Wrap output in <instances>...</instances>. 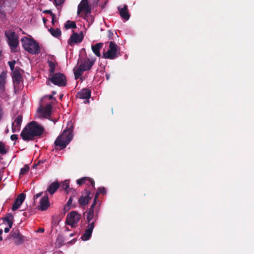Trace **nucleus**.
Wrapping results in <instances>:
<instances>
[{
    "mask_svg": "<svg viewBox=\"0 0 254 254\" xmlns=\"http://www.w3.org/2000/svg\"><path fill=\"white\" fill-rule=\"evenodd\" d=\"M44 130V127L42 126L35 121H32L24 127L20 135L25 141H32L40 138Z\"/></svg>",
    "mask_w": 254,
    "mask_h": 254,
    "instance_id": "1",
    "label": "nucleus"
},
{
    "mask_svg": "<svg viewBox=\"0 0 254 254\" xmlns=\"http://www.w3.org/2000/svg\"><path fill=\"white\" fill-rule=\"evenodd\" d=\"M73 131V126L64 129L62 134L59 136L55 141V146L60 147V150L65 148L72 139Z\"/></svg>",
    "mask_w": 254,
    "mask_h": 254,
    "instance_id": "2",
    "label": "nucleus"
},
{
    "mask_svg": "<svg viewBox=\"0 0 254 254\" xmlns=\"http://www.w3.org/2000/svg\"><path fill=\"white\" fill-rule=\"evenodd\" d=\"M95 61V58L90 59L86 57L84 59L80 58L78 60V63H80V64L76 70L74 71L75 78L77 79L83 74L85 71L90 70L94 65Z\"/></svg>",
    "mask_w": 254,
    "mask_h": 254,
    "instance_id": "3",
    "label": "nucleus"
},
{
    "mask_svg": "<svg viewBox=\"0 0 254 254\" xmlns=\"http://www.w3.org/2000/svg\"><path fill=\"white\" fill-rule=\"evenodd\" d=\"M21 42L24 49L29 54L36 55L40 53L39 44L33 38L24 37L21 39Z\"/></svg>",
    "mask_w": 254,
    "mask_h": 254,
    "instance_id": "4",
    "label": "nucleus"
},
{
    "mask_svg": "<svg viewBox=\"0 0 254 254\" xmlns=\"http://www.w3.org/2000/svg\"><path fill=\"white\" fill-rule=\"evenodd\" d=\"M5 36L7 39V43L11 51L16 52V48L19 45L18 36L14 31L8 30L4 32Z\"/></svg>",
    "mask_w": 254,
    "mask_h": 254,
    "instance_id": "5",
    "label": "nucleus"
},
{
    "mask_svg": "<svg viewBox=\"0 0 254 254\" xmlns=\"http://www.w3.org/2000/svg\"><path fill=\"white\" fill-rule=\"evenodd\" d=\"M49 80L54 85L60 87H64L66 84V78L64 74L61 72H57L51 75H49Z\"/></svg>",
    "mask_w": 254,
    "mask_h": 254,
    "instance_id": "6",
    "label": "nucleus"
},
{
    "mask_svg": "<svg viewBox=\"0 0 254 254\" xmlns=\"http://www.w3.org/2000/svg\"><path fill=\"white\" fill-rule=\"evenodd\" d=\"M81 218V215L76 211L69 212L66 216V223L71 227H74Z\"/></svg>",
    "mask_w": 254,
    "mask_h": 254,
    "instance_id": "7",
    "label": "nucleus"
},
{
    "mask_svg": "<svg viewBox=\"0 0 254 254\" xmlns=\"http://www.w3.org/2000/svg\"><path fill=\"white\" fill-rule=\"evenodd\" d=\"M84 193H83L78 199V202L80 206H85L89 201L93 198L94 193L88 189H85Z\"/></svg>",
    "mask_w": 254,
    "mask_h": 254,
    "instance_id": "8",
    "label": "nucleus"
},
{
    "mask_svg": "<svg viewBox=\"0 0 254 254\" xmlns=\"http://www.w3.org/2000/svg\"><path fill=\"white\" fill-rule=\"evenodd\" d=\"M9 236L12 238L16 245L22 244L24 241L25 237L20 233L18 229L11 231Z\"/></svg>",
    "mask_w": 254,
    "mask_h": 254,
    "instance_id": "9",
    "label": "nucleus"
},
{
    "mask_svg": "<svg viewBox=\"0 0 254 254\" xmlns=\"http://www.w3.org/2000/svg\"><path fill=\"white\" fill-rule=\"evenodd\" d=\"M83 11L85 15L91 12V8L89 4L88 0H82L78 5L77 14H80Z\"/></svg>",
    "mask_w": 254,
    "mask_h": 254,
    "instance_id": "10",
    "label": "nucleus"
},
{
    "mask_svg": "<svg viewBox=\"0 0 254 254\" xmlns=\"http://www.w3.org/2000/svg\"><path fill=\"white\" fill-rule=\"evenodd\" d=\"M12 80L14 89H19L20 84L23 82L22 76L18 69H15L12 72Z\"/></svg>",
    "mask_w": 254,
    "mask_h": 254,
    "instance_id": "11",
    "label": "nucleus"
},
{
    "mask_svg": "<svg viewBox=\"0 0 254 254\" xmlns=\"http://www.w3.org/2000/svg\"><path fill=\"white\" fill-rule=\"evenodd\" d=\"M84 38L83 33L81 31L79 34L74 32L68 40L67 43L73 46L74 43H80Z\"/></svg>",
    "mask_w": 254,
    "mask_h": 254,
    "instance_id": "12",
    "label": "nucleus"
},
{
    "mask_svg": "<svg viewBox=\"0 0 254 254\" xmlns=\"http://www.w3.org/2000/svg\"><path fill=\"white\" fill-rule=\"evenodd\" d=\"M6 72L2 71L0 74V97L4 95L5 92V84Z\"/></svg>",
    "mask_w": 254,
    "mask_h": 254,
    "instance_id": "13",
    "label": "nucleus"
},
{
    "mask_svg": "<svg viewBox=\"0 0 254 254\" xmlns=\"http://www.w3.org/2000/svg\"><path fill=\"white\" fill-rule=\"evenodd\" d=\"M94 228V222H92L91 223L88 224L85 231L81 237L82 240L87 241L90 238Z\"/></svg>",
    "mask_w": 254,
    "mask_h": 254,
    "instance_id": "14",
    "label": "nucleus"
},
{
    "mask_svg": "<svg viewBox=\"0 0 254 254\" xmlns=\"http://www.w3.org/2000/svg\"><path fill=\"white\" fill-rule=\"evenodd\" d=\"M25 196L26 195L24 193H21L19 195H18L13 204L12 207V211H15L20 207V206L23 202L25 198Z\"/></svg>",
    "mask_w": 254,
    "mask_h": 254,
    "instance_id": "15",
    "label": "nucleus"
},
{
    "mask_svg": "<svg viewBox=\"0 0 254 254\" xmlns=\"http://www.w3.org/2000/svg\"><path fill=\"white\" fill-rule=\"evenodd\" d=\"M50 206V202L49 200V197L46 194V195L44 196L40 200V205L38 206V210L41 211L46 210Z\"/></svg>",
    "mask_w": 254,
    "mask_h": 254,
    "instance_id": "16",
    "label": "nucleus"
},
{
    "mask_svg": "<svg viewBox=\"0 0 254 254\" xmlns=\"http://www.w3.org/2000/svg\"><path fill=\"white\" fill-rule=\"evenodd\" d=\"M22 115H18L15 119L13 123L12 124V131L15 132L20 130V126L22 122Z\"/></svg>",
    "mask_w": 254,
    "mask_h": 254,
    "instance_id": "17",
    "label": "nucleus"
},
{
    "mask_svg": "<svg viewBox=\"0 0 254 254\" xmlns=\"http://www.w3.org/2000/svg\"><path fill=\"white\" fill-rule=\"evenodd\" d=\"M85 213H87V221L88 224L91 223L92 222H94L98 219V213H95L94 211L88 210Z\"/></svg>",
    "mask_w": 254,
    "mask_h": 254,
    "instance_id": "18",
    "label": "nucleus"
},
{
    "mask_svg": "<svg viewBox=\"0 0 254 254\" xmlns=\"http://www.w3.org/2000/svg\"><path fill=\"white\" fill-rule=\"evenodd\" d=\"M76 96L80 99H88L91 97V91L88 89L84 88L77 93Z\"/></svg>",
    "mask_w": 254,
    "mask_h": 254,
    "instance_id": "19",
    "label": "nucleus"
},
{
    "mask_svg": "<svg viewBox=\"0 0 254 254\" xmlns=\"http://www.w3.org/2000/svg\"><path fill=\"white\" fill-rule=\"evenodd\" d=\"M118 9L120 12V14L123 19L127 20L130 17V15L127 10V6L126 4L124 5L123 8L118 7Z\"/></svg>",
    "mask_w": 254,
    "mask_h": 254,
    "instance_id": "20",
    "label": "nucleus"
},
{
    "mask_svg": "<svg viewBox=\"0 0 254 254\" xmlns=\"http://www.w3.org/2000/svg\"><path fill=\"white\" fill-rule=\"evenodd\" d=\"M52 110V106L51 104H48L44 108H40L39 112L43 115V116L47 118L49 117L51 115Z\"/></svg>",
    "mask_w": 254,
    "mask_h": 254,
    "instance_id": "21",
    "label": "nucleus"
},
{
    "mask_svg": "<svg viewBox=\"0 0 254 254\" xmlns=\"http://www.w3.org/2000/svg\"><path fill=\"white\" fill-rule=\"evenodd\" d=\"M120 55V53L112 52V51H111L109 49L107 52L103 53V57L104 59L114 60L118 58Z\"/></svg>",
    "mask_w": 254,
    "mask_h": 254,
    "instance_id": "22",
    "label": "nucleus"
},
{
    "mask_svg": "<svg viewBox=\"0 0 254 254\" xmlns=\"http://www.w3.org/2000/svg\"><path fill=\"white\" fill-rule=\"evenodd\" d=\"M104 44L103 43H98L92 46V50L93 53L98 57H101L100 50L103 48Z\"/></svg>",
    "mask_w": 254,
    "mask_h": 254,
    "instance_id": "23",
    "label": "nucleus"
},
{
    "mask_svg": "<svg viewBox=\"0 0 254 254\" xmlns=\"http://www.w3.org/2000/svg\"><path fill=\"white\" fill-rule=\"evenodd\" d=\"M59 183L56 181L51 183L48 187L47 191L51 194H53L60 188Z\"/></svg>",
    "mask_w": 254,
    "mask_h": 254,
    "instance_id": "24",
    "label": "nucleus"
},
{
    "mask_svg": "<svg viewBox=\"0 0 254 254\" xmlns=\"http://www.w3.org/2000/svg\"><path fill=\"white\" fill-rule=\"evenodd\" d=\"M13 219L14 217L12 214L11 213H7L5 217H3L2 218L4 222H7L8 226V227H9V228H12V227Z\"/></svg>",
    "mask_w": 254,
    "mask_h": 254,
    "instance_id": "25",
    "label": "nucleus"
},
{
    "mask_svg": "<svg viewBox=\"0 0 254 254\" xmlns=\"http://www.w3.org/2000/svg\"><path fill=\"white\" fill-rule=\"evenodd\" d=\"M48 65L49 66V75H51L55 73V68L56 66L58 65V63L56 62H53L51 61H48Z\"/></svg>",
    "mask_w": 254,
    "mask_h": 254,
    "instance_id": "26",
    "label": "nucleus"
},
{
    "mask_svg": "<svg viewBox=\"0 0 254 254\" xmlns=\"http://www.w3.org/2000/svg\"><path fill=\"white\" fill-rule=\"evenodd\" d=\"M48 30L51 34L56 38H59L61 36L62 32L59 28L54 29L50 28Z\"/></svg>",
    "mask_w": 254,
    "mask_h": 254,
    "instance_id": "27",
    "label": "nucleus"
},
{
    "mask_svg": "<svg viewBox=\"0 0 254 254\" xmlns=\"http://www.w3.org/2000/svg\"><path fill=\"white\" fill-rule=\"evenodd\" d=\"M89 181H87L86 182V185L87 186V187H86V189H88V190H89L92 192V190H94L95 189V182L94 180L92 178L88 177Z\"/></svg>",
    "mask_w": 254,
    "mask_h": 254,
    "instance_id": "28",
    "label": "nucleus"
},
{
    "mask_svg": "<svg viewBox=\"0 0 254 254\" xmlns=\"http://www.w3.org/2000/svg\"><path fill=\"white\" fill-rule=\"evenodd\" d=\"M72 201H71V200H68L64 208V213L69 210L71 208H75L76 206V204H72Z\"/></svg>",
    "mask_w": 254,
    "mask_h": 254,
    "instance_id": "29",
    "label": "nucleus"
},
{
    "mask_svg": "<svg viewBox=\"0 0 254 254\" xmlns=\"http://www.w3.org/2000/svg\"><path fill=\"white\" fill-rule=\"evenodd\" d=\"M64 27L66 29H74L76 28V25L74 21L67 20L64 24Z\"/></svg>",
    "mask_w": 254,
    "mask_h": 254,
    "instance_id": "30",
    "label": "nucleus"
},
{
    "mask_svg": "<svg viewBox=\"0 0 254 254\" xmlns=\"http://www.w3.org/2000/svg\"><path fill=\"white\" fill-rule=\"evenodd\" d=\"M109 49L111 51H112V52H114L116 53H120L119 52L118 46L113 41L110 42Z\"/></svg>",
    "mask_w": 254,
    "mask_h": 254,
    "instance_id": "31",
    "label": "nucleus"
},
{
    "mask_svg": "<svg viewBox=\"0 0 254 254\" xmlns=\"http://www.w3.org/2000/svg\"><path fill=\"white\" fill-rule=\"evenodd\" d=\"M56 244L59 247L62 246L63 245H64L65 244L64 238L63 237V236H62L61 235H58V236L57 238V240H56Z\"/></svg>",
    "mask_w": 254,
    "mask_h": 254,
    "instance_id": "32",
    "label": "nucleus"
},
{
    "mask_svg": "<svg viewBox=\"0 0 254 254\" xmlns=\"http://www.w3.org/2000/svg\"><path fill=\"white\" fill-rule=\"evenodd\" d=\"M97 201H95L93 200V202L91 205L90 206V208L88 210H91V211H94L95 212V213H98L99 211V208L98 207H96V204H97Z\"/></svg>",
    "mask_w": 254,
    "mask_h": 254,
    "instance_id": "33",
    "label": "nucleus"
},
{
    "mask_svg": "<svg viewBox=\"0 0 254 254\" xmlns=\"http://www.w3.org/2000/svg\"><path fill=\"white\" fill-rule=\"evenodd\" d=\"M89 181L88 177H83L76 180V183L79 185H82L83 184H86L87 181Z\"/></svg>",
    "mask_w": 254,
    "mask_h": 254,
    "instance_id": "34",
    "label": "nucleus"
},
{
    "mask_svg": "<svg viewBox=\"0 0 254 254\" xmlns=\"http://www.w3.org/2000/svg\"><path fill=\"white\" fill-rule=\"evenodd\" d=\"M29 167L27 165H25L20 170V175H24L27 173L29 171Z\"/></svg>",
    "mask_w": 254,
    "mask_h": 254,
    "instance_id": "35",
    "label": "nucleus"
},
{
    "mask_svg": "<svg viewBox=\"0 0 254 254\" xmlns=\"http://www.w3.org/2000/svg\"><path fill=\"white\" fill-rule=\"evenodd\" d=\"M62 189L66 190L69 188V182L68 180H65L61 186Z\"/></svg>",
    "mask_w": 254,
    "mask_h": 254,
    "instance_id": "36",
    "label": "nucleus"
},
{
    "mask_svg": "<svg viewBox=\"0 0 254 254\" xmlns=\"http://www.w3.org/2000/svg\"><path fill=\"white\" fill-rule=\"evenodd\" d=\"M7 150L5 149L4 144L2 142H0V153L1 154H5Z\"/></svg>",
    "mask_w": 254,
    "mask_h": 254,
    "instance_id": "37",
    "label": "nucleus"
},
{
    "mask_svg": "<svg viewBox=\"0 0 254 254\" xmlns=\"http://www.w3.org/2000/svg\"><path fill=\"white\" fill-rule=\"evenodd\" d=\"M16 63V62L15 60H13L12 61H9L8 62V65L10 67V69L13 71L14 70V65Z\"/></svg>",
    "mask_w": 254,
    "mask_h": 254,
    "instance_id": "38",
    "label": "nucleus"
},
{
    "mask_svg": "<svg viewBox=\"0 0 254 254\" xmlns=\"http://www.w3.org/2000/svg\"><path fill=\"white\" fill-rule=\"evenodd\" d=\"M97 190L100 194H104L106 193V190L103 187L99 188Z\"/></svg>",
    "mask_w": 254,
    "mask_h": 254,
    "instance_id": "39",
    "label": "nucleus"
},
{
    "mask_svg": "<svg viewBox=\"0 0 254 254\" xmlns=\"http://www.w3.org/2000/svg\"><path fill=\"white\" fill-rule=\"evenodd\" d=\"M0 18L3 19L5 18V14L3 11L0 10Z\"/></svg>",
    "mask_w": 254,
    "mask_h": 254,
    "instance_id": "40",
    "label": "nucleus"
},
{
    "mask_svg": "<svg viewBox=\"0 0 254 254\" xmlns=\"http://www.w3.org/2000/svg\"><path fill=\"white\" fill-rule=\"evenodd\" d=\"M100 194L97 191L94 198V200L95 201H98L99 202V200L98 199L99 196Z\"/></svg>",
    "mask_w": 254,
    "mask_h": 254,
    "instance_id": "41",
    "label": "nucleus"
},
{
    "mask_svg": "<svg viewBox=\"0 0 254 254\" xmlns=\"http://www.w3.org/2000/svg\"><path fill=\"white\" fill-rule=\"evenodd\" d=\"M54 1L56 5H61L64 2V0H54Z\"/></svg>",
    "mask_w": 254,
    "mask_h": 254,
    "instance_id": "42",
    "label": "nucleus"
},
{
    "mask_svg": "<svg viewBox=\"0 0 254 254\" xmlns=\"http://www.w3.org/2000/svg\"><path fill=\"white\" fill-rule=\"evenodd\" d=\"M42 194H43V192H40L35 194L34 196V199L35 200V199H37L38 197L42 196Z\"/></svg>",
    "mask_w": 254,
    "mask_h": 254,
    "instance_id": "43",
    "label": "nucleus"
},
{
    "mask_svg": "<svg viewBox=\"0 0 254 254\" xmlns=\"http://www.w3.org/2000/svg\"><path fill=\"white\" fill-rule=\"evenodd\" d=\"M10 139L12 140H17L18 139V135H17V134H12L10 136Z\"/></svg>",
    "mask_w": 254,
    "mask_h": 254,
    "instance_id": "44",
    "label": "nucleus"
},
{
    "mask_svg": "<svg viewBox=\"0 0 254 254\" xmlns=\"http://www.w3.org/2000/svg\"><path fill=\"white\" fill-rule=\"evenodd\" d=\"M43 13L50 14L51 16L54 14L50 10H45L43 11Z\"/></svg>",
    "mask_w": 254,
    "mask_h": 254,
    "instance_id": "45",
    "label": "nucleus"
},
{
    "mask_svg": "<svg viewBox=\"0 0 254 254\" xmlns=\"http://www.w3.org/2000/svg\"><path fill=\"white\" fill-rule=\"evenodd\" d=\"M91 2L93 5H96L98 2V0H90Z\"/></svg>",
    "mask_w": 254,
    "mask_h": 254,
    "instance_id": "46",
    "label": "nucleus"
},
{
    "mask_svg": "<svg viewBox=\"0 0 254 254\" xmlns=\"http://www.w3.org/2000/svg\"><path fill=\"white\" fill-rule=\"evenodd\" d=\"M55 14H53V15L52 16V23L54 25L55 24Z\"/></svg>",
    "mask_w": 254,
    "mask_h": 254,
    "instance_id": "47",
    "label": "nucleus"
},
{
    "mask_svg": "<svg viewBox=\"0 0 254 254\" xmlns=\"http://www.w3.org/2000/svg\"><path fill=\"white\" fill-rule=\"evenodd\" d=\"M37 232H39V233H43L44 232V228H40L38 229V230L37 231Z\"/></svg>",
    "mask_w": 254,
    "mask_h": 254,
    "instance_id": "48",
    "label": "nucleus"
},
{
    "mask_svg": "<svg viewBox=\"0 0 254 254\" xmlns=\"http://www.w3.org/2000/svg\"><path fill=\"white\" fill-rule=\"evenodd\" d=\"M10 228H9V227L5 228L4 230V232L6 233L9 232Z\"/></svg>",
    "mask_w": 254,
    "mask_h": 254,
    "instance_id": "49",
    "label": "nucleus"
},
{
    "mask_svg": "<svg viewBox=\"0 0 254 254\" xmlns=\"http://www.w3.org/2000/svg\"><path fill=\"white\" fill-rule=\"evenodd\" d=\"M108 32H109V35H108V36L109 37V39H111L110 37L113 35V33L110 30H109Z\"/></svg>",
    "mask_w": 254,
    "mask_h": 254,
    "instance_id": "50",
    "label": "nucleus"
},
{
    "mask_svg": "<svg viewBox=\"0 0 254 254\" xmlns=\"http://www.w3.org/2000/svg\"><path fill=\"white\" fill-rule=\"evenodd\" d=\"M43 21L44 24H45L47 21V20L45 18H43Z\"/></svg>",
    "mask_w": 254,
    "mask_h": 254,
    "instance_id": "51",
    "label": "nucleus"
},
{
    "mask_svg": "<svg viewBox=\"0 0 254 254\" xmlns=\"http://www.w3.org/2000/svg\"><path fill=\"white\" fill-rule=\"evenodd\" d=\"M106 77L107 79V80H109V78H110V75H109V74H106Z\"/></svg>",
    "mask_w": 254,
    "mask_h": 254,
    "instance_id": "52",
    "label": "nucleus"
},
{
    "mask_svg": "<svg viewBox=\"0 0 254 254\" xmlns=\"http://www.w3.org/2000/svg\"><path fill=\"white\" fill-rule=\"evenodd\" d=\"M53 98V95H49V99L50 100H51V99H52Z\"/></svg>",
    "mask_w": 254,
    "mask_h": 254,
    "instance_id": "53",
    "label": "nucleus"
},
{
    "mask_svg": "<svg viewBox=\"0 0 254 254\" xmlns=\"http://www.w3.org/2000/svg\"><path fill=\"white\" fill-rule=\"evenodd\" d=\"M2 232H3L2 229H0V236L2 235Z\"/></svg>",
    "mask_w": 254,
    "mask_h": 254,
    "instance_id": "54",
    "label": "nucleus"
},
{
    "mask_svg": "<svg viewBox=\"0 0 254 254\" xmlns=\"http://www.w3.org/2000/svg\"><path fill=\"white\" fill-rule=\"evenodd\" d=\"M72 197H73L72 196H70V197L69 198V199H69V200H71V201H72V200H73V198H72Z\"/></svg>",
    "mask_w": 254,
    "mask_h": 254,
    "instance_id": "55",
    "label": "nucleus"
},
{
    "mask_svg": "<svg viewBox=\"0 0 254 254\" xmlns=\"http://www.w3.org/2000/svg\"><path fill=\"white\" fill-rule=\"evenodd\" d=\"M56 92L55 91H53V92H52V94H51V95H53V96H54V95L56 94Z\"/></svg>",
    "mask_w": 254,
    "mask_h": 254,
    "instance_id": "56",
    "label": "nucleus"
},
{
    "mask_svg": "<svg viewBox=\"0 0 254 254\" xmlns=\"http://www.w3.org/2000/svg\"><path fill=\"white\" fill-rule=\"evenodd\" d=\"M2 240H3V238H2V236L0 235V241H2Z\"/></svg>",
    "mask_w": 254,
    "mask_h": 254,
    "instance_id": "57",
    "label": "nucleus"
},
{
    "mask_svg": "<svg viewBox=\"0 0 254 254\" xmlns=\"http://www.w3.org/2000/svg\"><path fill=\"white\" fill-rule=\"evenodd\" d=\"M72 241L75 242V240H74V239H73V240H72V241H70L69 243H72Z\"/></svg>",
    "mask_w": 254,
    "mask_h": 254,
    "instance_id": "58",
    "label": "nucleus"
},
{
    "mask_svg": "<svg viewBox=\"0 0 254 254\" xmlns=\"http://www.w3.org/2000/svg\"><path fill=\"white\" fill-rule=\"evenodd\" d=\"M73 236V234H70V237H72Z\"/></svg>",
    "mask_w": 254,
    "mask_h": 254,
    "instance_id": "59",
    "label": "nucleus"
},
{
    "mask_svg": "<svg viewBox=\"0 0 254 254\" xmlns=\"http://www.w3.org/2000/svg\"><path fill=\"white\" fill-rule=\"evenodd\" d=\"M37 166H38V164H36V165H35V166H33V167H37Z\"/></svg>",
    "mask_w": 254,
    "mask_h": 254,
    "instance_id": "60",
    "label": "nucleus"
}]
</instances>
